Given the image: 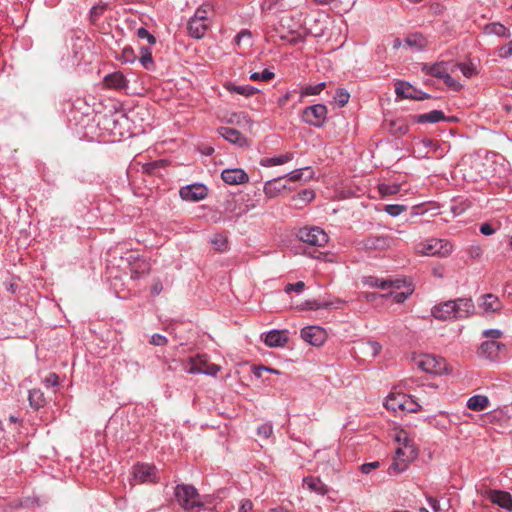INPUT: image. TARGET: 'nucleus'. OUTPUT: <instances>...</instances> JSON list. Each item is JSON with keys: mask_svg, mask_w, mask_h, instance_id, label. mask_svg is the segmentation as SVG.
Segmentation results:
<instances>
[{"mask_svg": "<svg viewBox=\"0 0 512 512\" xmlns=\"http://www.w3.org/2000/svg\"><path fill=\"white\" fill-rule=\"evenodd\" d=\"M453 244L447 239L429 238L415 245L419 255L446 258L453 252Z\"/></svg>", "mask_w": 512, "mask_h": 512, "instance_id": "obj_1", "label": "nucleus"}, {"mask_svg": "<svg viewBox=\"0 0 512 512\" xmlns=\"http://www.w3.org/2000/svg\"><path fill=\"white\" fill-rule=\"evenodd\" d=\"M174 494L179 505L185 510H192L204 505L201 495L193 485L178 484L174 489Z\"/></svg>", "mask_w": 512, "mask_h": 512, "instance_id": "obj_2", "label": "nucleus"}, {"mask_svg": "<svg viewBox=\"0 0 512 512\" xmlns=\"http://www.w3.org/2000/svg\"><path fill=\"white\" fill-rule=\"evenodd\" d=\"M417 456L416 450L412 444L408 440H405V443L402 447H398L395 451V456L390 465L389 470L394 471L396 473L404 472L409 463Z\"/></svg>", "mask_w": 512, "mask_h": 512, "instance_id": "obj_3", "label": "nucleus"}, {"mask_svg": "<svg viewBox=\"0 0 512 512\" xmlns=\"http://www.w3.org/2000/svg\"><path fill=\"white\" fill-rule=\"evenodd\" d=\"M297 238L311 246L324 247L328 241V234L318 226H306L297 232Z\"/></svg>", "mask_w": 512, "mask_h": 512, "instance_id": "obj_4", "label": "nucleus"}, {"mask_svg": "<svg viewBox=\"0 0 512 512\" xmlns=\"http://www.w3.org/2000/svg\"><path fill=\"white\" fill-rule=\"evenodd\" d=\"M327 107L323 104H315L306 107L302 112V121L308 125L320 128L327 119Z\"/></svg>", "mask_w": 512, "mask_h": 512, "instance_id": "obj_5", "label": "nucleus"}, {"mask_svg": "<svg viewBox=\"0 0 512 512\" xmlns=\"http://www.w3.org/2000/svg\"><path fill=\"white\" fill-rule=\"evenodd\" d=\"M417 366L424 372L431 374H442L446 371V362L441 357L426 354L416 360Z\"/></svg>", "mask_w": 512, "mask_h": 512, "instance_id": "obj_6", "label": "nucleus"}, {"mask_svg": "<svg viewBox=\"0 0 512 512\" xmlns=\"http://www.w3.org/2000/svg\"><path fill=\"white\" fill-rule=\"evenodd\" d=\"M394 239L384 235H370L358 243L363 250H385L392 246Z\"/></svg>", "mask_w": 512, "mask_h": 512, "instance_id": "obj_7", "label": "nucleus"}, {"mask_svg": "<svg viewBox=\"0 0 512 512\" xmlns=\"http://www.w3.org/2000/svg\"><path fill=\"white\" fill-rule=\"evenodd\" d=\"M300 335L305 342L313 346H320L326 340V331L322 327L316 325L302 328Z\"/></svg>", "mask_w": 512, "mask_h": 512, "instance_id": "obj_8", "label": "nucleus"}, {"mask_svg": "<svg viewBox=\"0 0 512 512\" xmlns=\"http://www.w3.org/2000/svg\"><path fill=\"white\" fill-rule=\"evenodd\" d=\"M180 197L185 201L196 202L206 198L207 187L203 184H190L180 189Z\"/></svg>", "mask_w": 512, "mask_h": 512, "instance_id": "obj_9", "label": "nucleus"}, {"mask_svg": "<svg viewBox=\"0 0 512 512\" xmlns=\"http://www.w3.org/2000/svg\"><path fill=\"white\" fill-rule=\"evenodd\" d=\"M134 478L142 483L157 481V469L149 464H137L133 468Z\"/></svg>", "mask_w": 512, "mask_h": 512, "instance_id": "obj_10", "label": "nucleus"}, {"mask_svg": "<svg viewBox=\"0 0 512 512\" xmlns=\"http://www.w3.org/2000/svg\"><path fill=\"white\" fill-rule=\"evenodd\" d=\"M478 305L485 314L499 313L503 308L501 300L491 293L481 295L478 299Z\"/></svg>", "mask_w": 512, "mask_h": 512, "instance_id": "obj_11", "label": "nucleus"}, {"mask_svg": "<svg viewBox=\"0 0 512 512\" xmlns=\"http://www.w3.org/2000/svg\"><path fill=\"white\" fill-rule=\"evenodd\" d=\"M483 495L491 501L493 504L499 507L511 510L512 509V497L510 493L501 490H486Z\"/></svg>", "mask_w": 512, "mask_h": 512, "instance_id": "obj_12", "label": "nucleus"}, {"mask_svg": "<svg viewBox=\"0 0 512 512\" xmlns=\"http://www.w3.org/2000/svg\"><path fill=\"white\" fill-rule=\"evenodd\" d=\"M454 304L455 320L471 316L475 311V305L471 298H458L452 300Z\"/></svg>", "mask_w": 512, "mask_h": 512, "instance_id": "obj_13", "label": "nucleus"}, {"mask_svg": "<svg viewBox=\"0 0 512 512\" xmlns=\"http://www.w3.org/2000/svg\"><path fill=\"white\" fill-rule=\"evenodd\" d=\"M222 180L229 185H239L248 182L249 176L240 168L225 169L221 173Z\"/></svg>", "mask_w": 512, "mask_h": 512, "instance_id": "obj_14", "label": "nucleus"}, {"mask_svg": "<svg viewBox=\"0 0 512 512\" xmlns=\"http://www.w3.org/2000/svg\"><path fill=\"white\" fill-rule=\"evenodd\" d=\"M219 134L230 143L243 148L249 146L247 138L240 133L238 130L231 127H220L218 129Z\"/></svg>", "mask_w": 512, "mask_h": 512, "instance_id": "obj_15", "label": "nucleus"}, {"mask_svg": "<svg viewBox=\"0 0 512 512\" xmlns=\"http://www.w3.org/2000/svg\"><path fill=\"white\" fill-rule=\"evenodd\" d=\"M453 309L454 304H452V300H448L438 305H435L431 310V314L435 319L442 321H451L455 320V314Z\"/></svg>", "mask_w": 512, "mask_h": 512, "instance_id": "obj_16", "label": "nucleus"}, {"mask_svg": "<svg viewBox=\"0 0 512 512\" xmlns=\"http://www.w3.org/2000/svg\"><path fill=\"white\" fill-rule=\"evenodd\" d=\"M505 348V344L494 341V340H487L484 341L480 348L479 353L481 356H484L490 360H495L502 349Z\"/></svg>", "mask_w": 512, "mask_h": 512, "instance_id": "obj_17", "label": "nucleus"}, {"mask_svg": "<svg viewBox=\"0 0 512 512\" xmlns=\"http://www.w3.org/2000/svg\"><path fill=\"white\" fill-rule=\"evenodd\" d=\"M211 25V21L198 20L190 18L188 21V33L195 39H201L206 34Z\"/></svg>", "mask_w": 512, "mask_h": 512, "instance_id": "obj_18", "label": "nucleus"}, {"mask_svg": "<svg viewBox=\"0 0 512 512\" xmlns=\"http://www.w3.org/2000/svg\"><path fill=\"white\" fill-rule=\"evenodd\" d=\"M288 341L287 331L272 330L264 338V343L269 347H283Z\"/></svg>", "mask_w": 512, "mask_h": 512, "instance_id": "obj_19", "label": "nucleus"}, {"mask_svg": "<svg viewBox=\"0 0 512 512\" xmlns=\"http://www.w3.org/2000/svg\"><path fill=\"white\" fill-rule=\"evenodd\" d=\"M104 83L108 88L116 90H125L128 87V81L120 71L106 75Z\"/></svg>", "mask_w": 512, "mask_h": 512, "instance_id": "obj_20", "label": "nucleus"}, {"mask_svg": "<svg viewBox=\"0 0 512 512\" xmlns=\"http://www.w3.org/2000/svg\"><path fill=\"white\" fill-rule=\"evenodd\" d=\"M284 177H277L264 184V194L268 199L277 197L285 188L286 184L281 183Z\"/></svg>", "mask_w": 512, "mask_h": 512, "instance_id": "obj_21", "label": "nucleus"}, {"mask_svg": "<svg viewBox=\"0 0 512 512\" xmlns=\"http://www.w3.org/2000/svg\"><path fill=\"white\" fill-rule=\"evenodd\" d=\"M363 283L366 286L375 287V288H381V289H388V288H390L392 286H394L396 288H400L401 287V281L400 280H395V281L384 280V279H379V278H376V277H373V276L365 277L363 279Z\"/></svg>", "mask_w": 512, "mask_h": 512, "instance_id": "obj_22", "label": "nucleus"}, {"mask_svg": "<svg viewBox=\"0 0 512 512\" xmlns=\"http://www.w3.org/2000/svg\"><path fill=\"white\" fill-rule=\"evenodd\" d=\"M422 71L428 75L443 79L444 76L448 74L447 63L441 61L434 64H424Z\"/></svg>", "mask_w": 512, "mask_h": 512, "instance_id": "obj_23", "label": "nucleus"}, {"mask_svg": "<svg viewBox=\"0 0 512 512\" xmlns=\"http://www.w3.org/2000/svg\"><path fill=\"white\" fill-rule=\"evenodd\" d=\"M346 302L342 299H336L334 301H324L320 302L317 300L306 302V307L310 310H318V309H340Z\"/></svg>", "mask_w": 512, "mask_h": 512, "instance_id": "obj_24", "label": "nucleus"}, {"mask_svg": "<svg viewBox=\"0 0 512 512\" xmlns=\"http://www.w3.org/2000/svg\"><path fill=\"white\" fill-rule=\"evenodd\" d=\"M395 91L397 95L407 99H413V97H418L419 94V90L414 88L408 82L403 81H399L396 83Z\"/></svg>", "mask_w": 512, "mask_h": 512, "instance_id": "obj_25", "label": "nucleus"}, {"mask_svg": "<svg viewBox=\"0 0 512 512\" xmlns=\"http://www.w3.org/2000/svg\"><path fill=\"white\" fill-rule=\"evenodd\" d=\"M304 485L313 492L325 495L328 492L327 486L317 477L308 476L303 479Z\"/></svg>", "mask_w": 512, "mask_h": 512, "instance_id": "obj_26", "label": "nucleus"}, {"mask_svg": "<svg viewBox=\"0 0 512 512\" xmlns=\"http://www.w3.org/2000/svg\"><path fill=\"white\" fill-rule=\"evenodd\" d=\"M320 4H332L333 8L339 13L348 12L355 4L356 0H314Z\"/></svg>", "mask_w": 512, "mask_h": 512, "instance_id": "obj_27", "label": "nucleus"}, {"mask_svg": "<svg viewBox=\"0 0 512 512\" xmlns=\"http://www.w3.org/2000/svg\"><path fill=\"white\" fill-rule=\"evenodd\" d=\"M489 406V399L485 395H474L467 401V407L473 411H482Z\"/></svg>", "mask_w": 512, "mask_h": 512, "instance_id": "obj_28", "label": "nucleus"}, {"mask_svg": "<svg viewBox=\"0 0 512 512\" xmlns=\"http://www.w3.org/2000/svg\"><path fill=\"white\" fill-rule=\"evenodd\" d=\"M206 364H207L206 355H197L195 357H190L186 362L183 363V370L186 373L191 374L190 368L204 370V367Z\"/></svg>", "mask_w": 512, "mask_h": 512, "instance_id": "obj_29", "label": "nucleus"}, {"mask_svg": "<svg viewBox=\"0 0 512 512\" xmlns=\"http://www.w3.org/2000/svg\"><path fill=\"white\" fill-rule=\"evenodd\" d=\"M426 45L425 39L421 34L415 33L407 36L404 40V46L415 50L421 51Z\"/></svg>", "mask_w": 512, "mask_h": 512, "instance_id": "obj_30", "label": "nucleus"}, {"mask_svg": "<svg viewBox=\"0 0 512 512\" xmlns=\"http://www.w3.org/2000/svg\"><path fill=\"white\" fill-rule=\"evenodd\" d=\"M445 119V116L440 110H432L428 113L416 116L417 123H437Z\"/></svg>", "mask_w": 512, "mask_h": 512, "instance_id": "obj_31", "label": "nucleus"}, {"mask_svg": "<svg viewBox=\"0 0 512 512\" xmlns=\"http://www.w3.org/2000/svg\"><path fill=\"white\" fill-rule=\"evenodd\" d=\"M484 31L489 35H496L499 37L508 38L510 37L509 30L499 22L489 23L485 26Z\"/></svg>", "mask_w": 512, "mask_h": 512, "instance_id": "obj_32", "label": "nucleus"}, {"mask_svg": "<svg viewBox=\"0 0 512 512\" xmlns=\"http://www.w3.org/2000/svg\"><path fill=\"white\" fill-rule=\"evenodd\" d=\"M312 176H313L312 169L310 167H304V168L295 169V170L289 172L284 177H288L290 181L296 182V181H301L303 179L309 180L312 178Z\"/></svg>", "mask_w": 512, "mask_h": 512, "instance_id": "obj_33", "label": "nucleus"}, {"mask_svg": "<svg viewBox=\"0 0 512 512\" xmlns=\"http://www.w3.org/2000/svg\"><path fill=\"white\" fill-rule=\"evenodd\" d=\"M292 159H293V153H286L283 155L263 159L261 161V165L264 167H272V166L285 164V163L291 161Z\"/></svg>", "mask_w": 512, "mask_h": 512, "instance_id": "obj_34", "label": "nucleus"}, {"mask_svg": "<svg viewBox=\"0 0 512 512\" xmlns=\"http://www.w3.org/2000/svg\"><path fill=\"white\" fill-rule=\"evenodd\" d=\"M406 399L405 394H391L387 397L385 401V406L389 410H402V404L404 403L403 400Z\"/></svg>", "mask_w": 512, "mask_h": 512, "instance_id": "obj_35", "label": "nucleus"}, {"mask_svg": "<svg viewBox=\"0 0 512 512\" xmlns=\"http://www.w3.org/2000/svg\"><path fill=\"white\" fill-rule=\"evenodd\" d=\"M213 14V6L210 3H204L196 9L194 15L191 18L198 20L211 21V15Z\"/></svg>", "mask_w": 512, "mask_h": 512, "instance_id": "obj_36", "label": "nucleus"}, {"mask_svg": "<svg viewBox=\"0 0 512 512\" xmlns=\"http://www.w3.org/2000/svg\"><path fill=\"white\" fill-rule=\"evenodd\" d=\"M140 63L147 70H152L154 67L152 54L149 48L142 47L140 50Z\"/></svg>", "mask_w": 512, "mask_h": 512, "instance_id": "obj_37", "label": "nucleus"}, {"mask_svg": "<svg viewBox=\"0 0 512 512\" xmlns=\"http://www.w3.org/2000/svg\"><path fill=\"white\" fill-rule=\"evenodd\" d=\"M399 184H386L381 183L378 185V191L382 197L396 195L400 191Z\"/></svg>", "mask_w": 512, "mask_h": 512, "instance_id": "obj_38", "label": "nucleus"}, {"mask_svg": "<svg viewBox=\"0 0 512 512\" xmlns=\"http://www.w3.org/2000/svg\"><path fill=\"white\" fill-rule=\"evenodd\" d=\"M326 87L325 82H320L316 85H306L301 88V96H310V95H318L321 91Z\"/></svg>", "mask_w": 512, "mask_h": 512, "instance_id": "obj_39", "label": "nucleus"}, {"mask_svg": "<svg viewBox=\"0 0 512 512\" xmlns=\"http://www.w3.org/2000/svg\"><path fill=\"white\" fill-rule=\"evenodd\" d=\"M221 370V367L217 364H206L204 370H199L196 368H190L191 374H204L208 376H216L217 373Z\"/></svg>", "mask_w": 512, "mask_h": 512, "instance_id": "obj_40", "label": "nucleus"}, {"mask_svg": "<svg viewBox=\"0 0 512 512\" xmlns=\"http://www.w3.org/2000/svg\"><path fill=\"white\" fill-rule=\"evenodd\" d=\"M402 410L407 412H417L421 409V405L412 396H407L403 400Z\"/></svg>", "mask_w": 512, "mask_h": 512, "instance_id": "obj_41", "label": "nucleus"}, {"mask_svg": "<svg viewBox=\"0 0 512 512\" xmlns=\"http://www.w3.org/2000/svg\"><path fill=\"white\" fill-rule=\"evenodd\" d=\"M407 210L406 205L402 204H388L385 205L383 208V211H385L387 214H389L392 217H397L401 213L405 212Z\"/></svg>", "mask_w": 512, "mask_h": 512, "instance_id": "obj_42", "label": "nucleus"}, {"mask_svg": "<svg viewBox=\"0 0 512 512\" xmlns=\"http://www.w3.org/2000/svg\"><path fill=\"white\" fill-rule=\"evenodd\" d=\"M349 98L350 94L348 93V91L342 88L337 89L334 96V100L339 107H344L348 103Z\"/></svg>", "mask_w": 512, "mask_h": 512, "instance_id": "obj_43", "label": "nucleus"}, {"mask_svg": "<svg viewBox=\"0 0 512 512\" xmlns=\"http://www.w3.org/2000/svg\"><path fill=\"white\" fill-rule=\"evenodd\" d=\"M136 58L137 56L134 53V50L131 47L127 46L123 48L119 60L122 63H134Z\"/></svg>", "mask_w": 512, "mask_h": 512, "instance_id": "obj_44", "label": "nucleus"}, {"mask_svg": "<svg viewBox=\"0 0 512 512\" xmlns=\"http://www.w3.org/2000/svg\"><path fill=\"white\" fill-rule=\"evenodd\" d=\"M274 78V73L268 69H264L262 72H253L250 75V79L253 81H269Z\"/></svg>", "mask_w": 512, "mask_h": 512, "instance_id": "obj_45", "label": "nucleus"}, {"mask_svg": "<svg viewBox=\"0 0 512 512\" xmlns=\"http://www.w3.org/2000/svg\"><path fill=\"white\" fill-rule=\"evenodd\" d=\"M453 68L459 69L462 72V74L467 78H471L476 74V69L471 64L458 63L455 64Z\"/></svg>", "mask_w": 512, "mask_h": 512, "instance_id": "obj_46", "label": "nucleus"}, {"mask_svg": "<svg viewBox=\"0 0 512 512\" xmlns=\"http://www.w3.org/2000/svg\"><path fill=\"white\" fill-rule=\"evenodd\" d=\"M257 434L260 437L268 439L273 434V426L270 422L264 423L257 428Z\"/></svg>", "mask_w": 512, "mask_h": 512, "instance_id": "obj_47", "label": "nucleus"}, {"mask_svg": "<svg viewBox=\"0 0 512 512\" xmlns=\"http://www.w3.org/2000/svg\"><path fill=\"white\" fill-rule=\"evenodd\" d=\"M211 243L215 246L216 250L223 251L227 247V238L218 234L212 238Z\"/></svg>", "mask_w": 512, "mask_h": 512, "instance_id": "obj_48", "label": "nucleus"}, {"mask_svg": "<svg viewBox=\"0 0 512 512\" xmlns=\"http://www.w3.org/2000/svg\"><path fill=\"white\" fill-rule=\"evenodd\" d=\"M232 91L237 94L250 96L257 92V89L249 85L234 86Z\"/></svg>", "mask_w": 512, "mask_h": 512, "instance_id": "obj_49", "label": "nucleus"}, {"mask_svg": "<svg viewBox=\"0 0 512 512\" xmlns=\"http://www.w3.org/2000/svg\"><path fill=\"white\" fill-rule=\"evenodd\" d=\"M304 289H305V283L303 281H298L296 283H288L285 286L284 291L287 294H290L293 291L297 292V293H301Z\"/></svg>", "mask_w": 512, "mask_h": 512, "instance_id": "obj_50", "label": "nucleus"}, {"mask_svg": "<svg viewBox=\"0 0 512 512\" xmlns=\"http://www.w3.org/2000/svg\"><path fill=\"white\" fill-rule=\"evenodd\" d=\"M366 348H367V352L369 353V355L372 356V357H375L381 351L382 346L377 341H368L366 343Z\"/></svg>", "mask_w": 512, "mask_h": 512, "instance_id": "obj_51", "label": "nucleus"}, {"mask_svg": "<svg viewBox=\"0 0 512 512\" xmlns=\"http://www.w3.org/2000/svg\"><path fill=\"white\" fill-rule=\"evenodd\" d=\"M442 80L449 88L454 91H459L462 88V85L456 81L449 73L446 74Z\"/></svg>", "mask_w": 512, "mask_h": 512, "instance_id": "obj_52", "label": "nucleus"}, {"mask_svg": "<svg viewBox=\"0 0 512 512\" xmlns=\"http://www.w3.org/2000/svg\"><path fill=\"white\" fill-rule=\"evenodd\" d=\"M502 335H503V332L499 329H487L482 332L483 337L488 338L490 340H494V341L501 338Z\"/></svg>", "mask_w": 512, "mask_h": 512, "instance_id": "obj_53", "label": "nucleus"}, {"mask_svg": "<svg viewBox=\"0 0 512 512\" xmlns=\"http://www.w3.org/2000/svg\"><path fill=\"white\" fill-rule=\"evenodd\" d=\"M411 294V290L406 292H391L389 296L392 298L395 303H403Z\"/></svg>", "mask_w": 512, "mask_h": 512, "instance_id": "obj_54", "label": "nucleus"}, {"mask_svg": "<svg viewBox=\"0 0 512 512\" xmlns=\"http://www.w3.org/2000/svg\"><path fill=\"white\" fill-rule=\"evenodd\" d=\"M137 36L140 39H147L149 44H155V42H156L155 37L152 34H150L149 31L147 29H145L144 27L138 28Z\"/></svg>", "mask_w": 512, "mask_h": 512, "instance_id": "obj_55", "label": "nucleus"}, {"mask_svg": "<svg viewBox=\"0 0 512 512\" xmlns=\"http://www.w3.org/2000/svg\"><path fill=\"white\" fill-rule=\"evenodd\" d=\"M43 384L46 387H54L58 384V375L55 373H49L43 380Z\"/></svg>", "mask_w": 512, "mask_h": 512, "instance_id": "obj_56", "label": "nucleus"}, {"mask_svg": "<svg viewBox=\"0 0 512 512\" xmlns=\"http://www.w3.org/2000/svg\"><path fill=\"white\" fill-rule=\"evenodd\" d=\"M150 342L156 346H164L167 344L168 340L164 335L155 333L151 336Z\"/></svg>", "mask_w": 512, "mask_h": 512, "instance_id": "obj_57", "label": "nucleus"}, {"mask_svg": "<svg viewBox=\"0 0 512 512\" xmlns=\"http://www.w3.org/2000/svg\"><path fill=\"white\" fill-rule=\"evenodd\" d=\"M251 37H252L251 32H250V31H248V30H246V29H244V30L240 31V32L236 35V37H235V41H236V43L239 45V44H240L242 41H244V40H247V41H249V42H250Z\"/></svg>", "mask_w": 512, "mask_h": 512, "instance_id": "obj_58", "label": "nucleus"}, {"mask_svg": "<svg viewBox=\"0 0 512 512\" xmlns=\"http://www.w3.org/2000/svg\"><path fill=\"white\" fill-rule=\"evenodd\" d=\"M315 194L312 190L305 189L299 194V199L307 203L313 200Z\"/></svg>", "mask_w": 512, "mask_h": 512, "instance_id": "obj_59", "label": "nucleus"}, {"mask_svg": "<svg viewBox=\"0 0 512 512\" xmlns=\"http://www.w3.org/2000/svg\"><path fill=\"white\" fill-rule=\"evenodd\" d=\"M379 466V462L378 461H375V462H370V463H365V464H362L360 469H361V472L364 473V474H368L370 473L372 470L376 469L377 467Z\"/></svg>", "mask_w": 512, "mask_h": 512, "instance_id": "obj_60", "label": "nucleus"}, {"mask_svg": "<svg viewBox=\"0 0 512 512\" xmlns=\"http://www.w3.org/2000/svg\"><path fill=\"white\" fill-rule=\"evenodd\" d=\"M44 402L45 399L43 393L34 389V408L42 406Z\"/></svg>", "mask_w": 512, "mask_h": 512, "instance_id": "obj_61", "label": "nucleus"}, {"mask_svg": "<svg viewBox=\"0 0 512 512\" xmlns=\"http://www.w3.org/2000/svg\"><path fill=\"white\" fill-rule=\"evenodd\" d=\"M500 56L502 58H508L512 56V40L500 49Z\"/></svg>", "mask_w": 512, "mask_h": 512, "instance_id": "obj_62", "label": "nucleus"}, {"mask_svg": "<svg viewBox=\"0 0 512 512\" xmlns=\"http://www.w3.org/2000/svg\"><path fill=\"white\" fill-rule=\"evenodd\" d=\"M252 510H253V503L248 499L242 500L240 508H239V512H252Z\"/></svg>", "mask_w": 512, "mask_h": 512, "instance_id": "obj_63", "label": "nucleus"}, {"mask_svg": "<svg viewBox=\"0 0 512 512\" xmlns=\"http://www.w3.org/2000/svg\"><path fill=\"white\" fill-rule=\"evenodd\" d=\"M480 232L483 235L489 236V235H492L495 232V229L489 223H483L480 226Z\"/></svg>", "mask_w": 512, "mask_h": 512, "instance_id": "obj_64", "label": "nucleus"}]
</instances>
